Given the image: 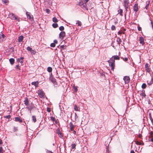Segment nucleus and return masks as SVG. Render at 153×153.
<instances>
[{
	"instance_id": "obj_26",
	"label": "nucleus",
	"mask_w": 153,
	"mask_h": 153,
	"mask_svg": "<svg viewBox=\"0 0 153 153\" xmlns=\"http://www.w3.org/2000/svg\"><path fill=\"white\" fill-rule=\"evenodd\" d=\"M119 13L120 14V15L121 16H123V10L121 9H120L118 10Z\"/></svg>"
},
{
	"instance_id": "obj_57",
	"label": "nucleus",
	"mask_w": 153,
	"mask_h": 153,
	"mask_svg": "<svg viewBox=\"0 0 153 153\" xmlns=\"http://www.w3.org/2000/svg\"><path fill=\"white\" fill-rule=\"evenodd\" d=\"M138 137L139 138H141L142 137V135L140 134H139L138 135Z\"/></svg>"
},
{
	"instance_id": "obj_51",
	"label": "nucleus",
	"mask_w": 153,
	"mask_h": 153,
	"mask_svg": "<svg viewBox=\"0 0 153 153\" xmlns=\"http://www.w3.org/2000/svg\"><path fill=\"white\" fill-rule=\"evenodd\" d=\"M5 118H6L8 119V120L10 119V115H8L4 117Z\"/></svg>"
},
{
	"instance_id": "obj_11",
	"label": "nucleus",
	"mask_w": 153,
	"mask_h": 153,
	"mask_svg": "<svg viewBox=\"0 0 153 153\" xmlns=\"http://www.w3.org/2000/svg\"><path fill=\"white\" fill-rule=\"evenodd\" d=\"M15 121H16L19 122L20 123L22 122V120L19 117H17L15 118Z\"/></svg>"
},
{
	"instance_id": "obj_62",
	"label": "nucleus",
	"mask_w": 153,
	"mask_h": 153,
	"mask_svg": "<svg viewBox=\"0 0 153 153\" xmlns=\"http://www.w3.org/2000/svg\"><path fill=\"white\" fill-rule=\"evenodd\" d=\"M2 143V140L0 139V144H1Z\"/></svg>"
},
{
	"instance_id": "obj_12",
	"label": "nucleus",
	"mask_w": 153,
	"mask_h": 153,
	"mask_svg": "<svg viewBox=\"0 0 153 153\" xmlns=\"http://www.w3.org/2000/svg\"><path fill=\"white\" fill-rule=\"evenodd\" d=\"M134 10L135 12H137L138 10V4H135L134 6Z\"/></svg>"
},
{
	"instance_id": "obj_6",
	"label": "nucleus",
	"mask_w": 153,
	"mask_h": 153,
	"mask_svg": "<svg viewBox=\"0 0 153 153\" xmlns=\"http://www.w3.org/2000/svg\"><path fill=\"white\" fill-rule=\"evenodd\" d=\"M38 94L40 97L41 98H43L44 97V95L43 92L41 90H40L38 91Z\"/></svg>"
},
{
	"instance_id": "obj_43",
	"label": "nucleus",
	"mask_w": 153,
	"mask_h": 153,
	"mask_svg": "<svg viewBox=\"0 0 153 153\" xmlns=\"http://www.w3.org/2000/svg\"><path fill=\"white\" fill-rule=\"evenodd\" d=\"M27 51H30L32 50V48L28 46L27 48Z\"/></svg>"
},
{
	"instance_id": "obj_27",
	"label": "nucleus",
	"mask_w": 153,
	"mask_h": 153,
	"mask_svg": "<svg viewBox=\"0 0 153 153\" xmlns=\"http://www.w3.org/2000/svg\"><path fill=\"white\" fill-rule=\"evenodd\" d=\"M136 143V144L137 145H143V143L141 142H140L137 141H135Z\"/></svg>"
},
{
	"instance_id": "obj_34",
	"label": "nucleus",
	"mask_w": 153,
	"mask_h": 153,
	"mask_svg": "<svg viewBox=\"0 0 153 153\" xmlns=\"http://www.w3.org/2000/svg\"><path fill=\"white\" fill-rule=\"evenodd\" d=\"M53 22H58V20L56 17H53Z\"/></svg>"
},
{
	"instance_id": "obj_24",
	"label": "nucleus",
	"mask_w": 153,
	"mask_h": 153,
	"mask_svg": "<svg viewBox=\"0 0 153 153\" xmlns=\"http://www.w3.org/2000/svg\"><path fill=\"white\" fill-rule=\"evenodd\" d=\"M114 57L113 60H118L120 59V58H119V56H112V57Z\"/></svg>"
},
{
	"instance_id": "obj_17",
	"label": "nucleus",
	"mask_w": 153,
	"mask_h": 153,
	"mask_svg": "<svg viewBox=\"0 0 153 153\" xmlns=\"http://www.w3.org/2000/svg\"><path fill=\"white\" fill-rule=\"evenodd\" d=\"M74 108L75 111H79L80 108L76 105H75L74 106Z\"/></svg>"
},
{
	"instance_id": "obj_58",
	"label": "nucleus",
	"mask_w": 153,
	"mask_h": 153,
	"mask_svg": "<svg viewBox=\"0 0 153 153\" xmlns=\"http://www.w3.org/2000/svg\"><path fill=\"white\" fill-rule=\"evenodd\" d=\"M130 153H135L134 151L132 150H131L130 152Z\"/></svg>"
},
{
	"instance_id": "obj_55",
	"label": "nucleus",
	"mask_w": 153,
	"mask_h": 153,
	"mask_svg": "<svg viewBox=\"0 0 153 153\" xmlns=\"http://www.w3.org/2000/svg\"><path fill=\"white\" fill-rule=\"evenodd\" d=\"M59 134H60V137L62 138L63 137L62 135V134L61 132H60L59 133Z\"/></svg>"
},
{
	"instance_id": "obj_19",
	"label": "nucleus",
	"mask_w": 153,
	"mask_h": 153,
	"mask_svg": "<svg viewBox=\"0 0 153 153\" xmlns=\"http://www.w3.org/2000/svg\"><path fill=\"white\" fill-rule=\"evenodd\" d=\"M26 15L27 16V18H29L30 19H31L32 16L31 15L30 13H29L27 12Z\"/></svg>"
},
{
	"instance_id": "obj_10",
	"label": "nucleus",
	"mask_w": 153,
	"mask_h": 153,
	"mask_svg": "<svg viewBox=\"0 0 153 153\" xmlns=\"http://www.w3.org/2000/svg\"><path fill=\"white\" fill-rule=\"evenodd\" d=\"M139 41L140 43L143 45L145 43L144 42V39L142 36L140 37Z\"/></svg>"
},
{
	"instance_id": "obj_42",
	"label": "nucleus",
	"mask_w": 153,
	"mask_h": 153,
	"mask_svg": "<svg viewBox=\"0 0 153 153\" xmlns=\"http://www.w3.org/2000/svg\"><path fill=\"white\" fill-rule=\"evenodd\" d=\"M51 120L53 122H54L56 120L55 118L53 117H51Z\"/></svg>"
},
{
	"instance_id": "obj_22",
	"label": "nucleus",
	"mask_w": 153,
	"mask_h": 153,
	"mask_svg": "<svg viewBox=\"0 0 153 153\" xmlns=\"http://www.w3.org/2000/svg\"><path fill=\"white\" fill-rule=\"evenodd\" d=\"M121 42L122 41L121 39L119 37H118L117 40V44L120 45Z\"/></svg>"
},
{
	"instance_id": "obj_28",
	"label": "nucleus",
	"mask_w": 153,
	"mask_h": 153,
	"mask_svg": "<svg viewBox=\"0 0 153 153\" xmlns=\"http://www.w3.org/2000/svg\"><path fill=\"white\" fill-rule=\"evenodd\" d=\"M52 69L51 67H48L47 68V71L49 72H51L52 71Z\"/></svg>"
},
{
	"instance_id": "obj_41",
	"label": "nucleus",
	"mask_w": 153,
	"mask_h": 153,
	"mask_svg": "<svg viewBox=\"0 0 153 153\" xmlns=\"http://www.w3.org/2000/svg\"><path fill=\"white\" fill-rule=\"evenodd\" d=\"M55 45H56L55 44V43H51L50 45L51 47H53V48L55 46Z\"/></svg>"
},
{
	"instance_id": "obj_63",
	"label": "nucleus",
	"mask_w": 153,
	"mask_h": 153,
	"mask_svg": "<svg viewBox=\"0 0 153 153\" xmlns=\"http://www.w3.org/2000/svg\"><path fill=\"white\" fill-rule=\"evenodd\" d=\"M83 1H85V2H87L88 1V0H84Z\"/></svg>"
},
{
	"instance_id": "obj_33",
	"label": "nucleus",
	"mask_w": 153,
	"mask_h": 153,
	"mask_svg": "<svg viewBox=\"0 0 153 153\" xmlns=\"http://www.w3.org/2000/svg\"><path fill=\"white\" fill-rule=\"evenodd\" d=\"M146 5L145 7V8L146 9H147L149 4V1L147 2V1L146 2Z\"/></svg>"
},
{
	"instance_id": "obj_21",
	"label": "nucleus",
	"mask_w": 153,
	"mask_h": 153,
	"mask_svg": "<svg viewBox=\"0 0 153 153\" xmlns=\"http://www.w3.org/2000/svg\"><path fill=\"white\" fill-rule=\"evenodd\" d=\"M24 58L23 57H20V58L18 59V61L20 62V63H22L23 61L22 60Z\"/></svg>"
},
{
	"instance_id": "obj_36",
	"label": "nucleus",
	"mask_w": 153,
	"mask_h": 153,
	"mask_svg": "<svg viewBox=\"0 0 153 153\" xmlns=\"http://www.w3.org/2000/svg\"><path fill=\"white\" fill-rule=\"evenodd\" d=\"M10 52H11L13 54L14 53V51L13 48L11 47V48H10Z\"/></svg>"
},
{
	"instance_id": "obj_9",
	"label": "nucleus",
	"mask_w": 153,
	"mask_h": 153,
	"mask_svg": "<svg viewBox=\"0 0 153 153\" xmlns=\"http://www.w3.org/2000/svg\"><path fill=\"white\" fill-rule=\"evenodd\" d=\"M145 68L146 72L148 73H150V71L149 68V64L148 63H146L145 65Z\"/></svg>"
},
{
	"instance_id": "obj_40",
	"label": "nucleus",
	"mask_w": 153,
	"mask_h": 153,
	"mask_svg": "<svg viewBox=\"0 0 153 153\" xmlns=\"http://www.w3.org/2000/svg\"><path fill=\"white\" fill-rule=\"evenodd\" d=\"M30 52L32 54H35L36 53V51L32 49Z\"/></svg>"
},
{
	"instance_id": "obj_46",
	"label": "nucleus",
	"mask_w": 153,
	"mask_h": 153,
	"mask_svg": "<svg viewBox=\"0 0 153 153\" xmlns=\"http://www.w3.org/2000/svg\"><path fill=\"white\" fill-rule=\"evenodd\" d=\"M3 150L2 148L0 146V153H3Z\"/></svg>"
},
{
	"instance_id": "obj_56",
	"label": "nucleus",
	"mask_w": 153,
	"mask_h": 153,
	"mask_svg": "<svg viewBox=\"0 0 153 153\" xmlns=\"http://www.w3.org/2000/svg\"><path fill=\"white\" fill-rule=\"evenodd\" d=\"M75 119H76L78 117V116H77V115L76 113H75Z\"/></svg>"
},
{
	"instance_id": "obj_32",
	"label": "nucleus",
	"mask_w": 153,
	"mask_h": 153,
	"mask_svg": "<svg viewBox=\"0 0 153 153\" xmlns=\"http://www.w3.org/2000/svg\"><path fill=\"white\" fill-rule=\"evenodd\" d=\"M146 85L145 83H143L141 87L143 89H145L146 88Z\"/></svg>"
},
{
	"instance_id": "obj_20",
	"label": "nucleus",
	"mask_w": 153,
	"mask_h": 153,
	"mask_svg": "<svg viewBox=\"0 0 153 153\" xmlns=\"http://www.w3.org/2000/svg\"><path fill=\"white\" fill-rule=\"evenodd\" d=\"M124 6L126 11H127V9L128 8V4L127 3L125 2Z\"/></svg>"
},
{
	"instance_id": "obj_60",
	"label": "nucleus",
	"mask_w": 153,
	"mask_h": 153,
	"mask_svg": "<svg viewBox=\"0 0 153 153\" xmlns=\"http://www.w3.org/2000/svg\"><path fill=\"white\" fill-rule=\"evenodd\" d=\"M121 33H122V32L120 31H119L118 32V34H119V35L121 34Z\"/></svg>"
},
{
	"instance_id": "obj_25",
	"label": "nucleus",
	"mask_w": 153,
	"mask_h": 153,
	"mask_svg": "<svg viewBox=\"0 0 153 153\" xmlns=\"http://www.w3.org/2000/svg\"><path fill=\"white\" fill-rule=\"evenodd\" d=\"M18 130V128L17 127L14 126L13 128V132H16Z\"/></svg>"
},
{
	"instance_id": "obj_30",
	"label": "nucleus",
	"mask_w": 153,
	"mask_h": 153,
	"mask_svg": "<svg viewBox=\"0 0 153 153\" xmlns=\"http://www.w3.org/2000/svg\"><path fill=\"white\" fill-rule=\"evenodd\" d=\"M76 24H77L78 25V26H81V25H82V23H81V22L79 20H77V21Z\"/></svg>"
},
{
	"instance_id": "obj_8",
	"label": "nucleus",
	"mask_w": 153,
	"mask_h": 153,
	"mask_svg": "<svg viewBox=\"0 0 153 153\" xmlns=\"http://www.w3.org/2000/svg\"><path fill=\"white\" fill-rule=\"evenodd\" d=\"M11 18L12 19L14 20H16L17 21H18L19 22V19L16 16H15L14 14H13V13L12 14V16Z\"/></svg>"
},
{
	"instance_id": "obj_48",
	"label": "nucleus",
	"mask_w": 153,
	"mask_h": 153,
	"mask_svg": "<svg viewBox=\"0 0 153 153\" xmlns=\"http://www.w3.org/2000/svg\"><path fill=\"white\" fill-rule=\"evenodd\" d=\"M2 1L5 4H6L7 2V0H3Z\"/></svg>"
},
{
	"instance_id": "obj_14",
	"label": "nucleus",
	"mask_w": 153,
	"mask_h": 153,
	"mask_svg": "<svg viewBox=\"0 0 153 153\" xmlns=\"http://www.w3.org/2000/svg\"><path fill=\"white\" fill-rule=\"evenodd\" d=\"M24 104L25 105L27 106L28 105L29 102L28 99L27 98H25V100L24 101Z\"/></svg>"
},
{
	"instance_id": "obj_15",
	"label": "nucleus",
	"mask_w": 153,
	"mask_h": 153,
	"mask_svg": "<svg viewBox=\"0 0 153 153\" xmlns=\"http://www.w3.org/2000/svg\"><path fill=\"white\" fill-rule=\"evenodd\" d=\"M69 126L71 130V131L73 130V129L74 128V126L73 125V124L71 122L70 123Z\"/></svg>"
},
{
	"instance_id": "obj_35",
	"label": "nucleus",
	"mask_w": 153,
	"mask_h": 153,
	"mask_svg": "<svg viewBox=\"0 0 153 153\" xmlns=\"http://www.w3.org/2000/svg\"><path fill=\"white\" fill-rule=\"evenodd\" d=\"M76 145L75 143L71 145V148L74 149L75 148Z\"/></svg>"
},
{
	"instance_id": "obj_1",
	"label": "nucleus",
	"mask_w": 153,
	"mask_h": 153,
	"mask_svg": "<svg viewBox=\"0 0 153 153\" xmlns=\"http://www.w3.org/2000/svg\"><path fill=\"white\" fill-rule=\"evenodd\" d=\"M108 62L111 68V70L113 71L115 67V60L111 58L110 60L108 61Z\"/></svg>"
},
{
	"instance_id": "obj_38",
	"label": "nucleus",
	"mask_w": 153,
	"mask_h": 153,
	"mask_svg": "<svg viewBox=\"0 0 153 153\" xmlns=\"http://www.w3.org/2000/svg\"><path fill=\"white\" fill-rule=\"evenodd\" d=\"M64 29V27L63 26H61L59 27V30L61 31L63 30Z\"/></svg>"
},
{
	"instance_id": "obj_7",
	"label": "nucleus",
	"mask_w": 153,
	"mask_h": 153,
	"mask_svg": "<svg viewBox=\"0 0 153 153\" xmlns=\"http://www.w3.org/2000/svg\"><path fill=\"white\" fill-rule=\"evenodd\" d=\"M65 32L64 31H62L59 34V37L62 39L65 37Z\"/></svg>"
},
{
	"instance_id": "obj_53",
	"label": "nucleus",
	"mask_w": 153,
	"mask_h": 153,
	"mask_svg": "<svg viewBox=\"0 0 153 153\" xmlns=\"http://www.w3.org/2000/svg\"><path fill=\"white\" fill-rule=\"evenodd\" d=\"M138 30L139 31L141 30V27L138 26Z\"/></svg>"
},
{
	"instance_id": "obj_31",
	"label": "nucleus",
	"mask_w": 153,
	"mask_h": 153,
	"mask_svg": "<svg viewBox=\"0 0 153 153\" xmlns=\"http://www.w3.org/2000/svg\"><path fill=\"white\" fill-rule=\"evenodd\" d=\"M52 26L54 28H56L58 27V25L57 23H53L52 24Z\"/></svg>"
},
{
	"instance_id": "obj_61",
	"label": "nucleus",
	"mask_w": 153,
	"mask_h": 153,
	"mask_svg": "<svg viewBox=\"0 0 153 153\" xmlns=\"http://www.w3.org/2000/svg\"><path fill=\"white\" fill-rule=\"evenodd\" d=\"M73 133L74 134H76V131L75 130H73Z\"/></svg>"
},
{
	"instance_id": "obj_64",
	"label": "nucleus",
	"mask_w": 153,
	"mask_h": 153,
	"mask_svg": "<svg viewBox=\"0 0 153 153\" xmlns=\"http://www.w3.org/2000/svg\"><path fill=\"white\" fill-rule=\"evenodd\" d=\"M150 141L152 142H153V138H152L151 139Z\"/></svg>"
},
{
	"instance_id": "obj_50",
	"label": "nucleus",
	"mask_w": 153,
	"mask_h": 153,
	"mask_svg": "<svg viewBox=\"0 0 153 153\" xmlns=\"http://www.w3.org/2000/svg\"><path fill=\"white\" fill-rule=\"evenodd\" d=\"M123 60L124 61H127L128 60V59L127 57L123 58Z\"/></svg>"
},
{
	"instance_id": "obj_29",
	"label": "nucleus",
	"mask_w": 153,
	"mask_h": 153,
	"mask_svg": "<svg viewBox=\"0 0 153 153\" xmlns=\"http://www.w3.org/2000/svg\"><path fill=\"white\" fill-rule=\"evenodd\" d=\"M32 120H33V122L34 123H35L36 121V117L34 116H32Z\"/></svg>"
},
{
	"instance_id": "obj_13",
	"label": "nucleus",
	"mask_w": 153,
	"mask_h": 153,
	"mask_svg": "<svg viewBox=\"0 0 153 153\" xmlns=\"http://www.w3.org/2000/svg\"><path fill=\"white\" fill-rule=\"evenodd\" d=\"M39 84L38 81L34 82L31 83V84L34 85L36 87H38Z\"/></svg>"
},
{
	"instance_id": "obj_47",
	"label": "nucleus",
	"mask_w": 153,
	"mask_h": 153,
	"mask_svg": "<svg viewBox=\"0 0 153 153\" xmlns=\"http://www.w3.org/2000/svg\"><path fill=\"white\" fill-rule=\"evenodd\" d=\"M16 69H19V70L20 69V67H19V65H16Z\"/></svg>"
},
{
	"instance_id": "obj_59",
	"label": "nucleus",
	"mask_w": 153,
	"mask_h": 153,
	"mask_svg": "<svg viewBox=\"0 0 153 153\" xmlns=\"http://www.w3.org/2000/svg\"><path fill=\"white\" fill-rule=\"evenodd\" d=\"M106 153H109V150L108 149H107Z\"/></svg>"
},
{
	"instance_id": "obj_45",
	"label": "nucleus",
	"mask_w": 153,
	"mask_h": 153,
	"mask_svg": "<svg viewBox=\"0 0 153 153\" xmlns=\"http://www.w3.org/2000/svg\"><path fill=\"white\" fill-rule=\"evenodd\" d=\"M73 88L74 89L75 91L76 92L77 91L78 89L76 87L74 86Z\"/></svg>"
},
{
	"instance_id": "obj_16",
	"label": "nucleus",
	"mask_w": 153,
	"mask_h": 153,
	"mask_svg": "<svg viewBox=\"0 0 153 153\" xmlns=\"http://www.w3.org/2000/svg\"><path fill=\"white\" fill-rule=\"evenodd\" d=\"M24 39V37L23 36L21 35L19 36L18 38V42H21Z\"/></svg>"
},
{
	"instance_id": "obj_18",
	"label": "nucleus",
	"mask_w": 153,
	"mask_h": 153,
	"mask_svg": "<svg viewBox=\"0 0 153 153\" xmlns=\"http://www.w3.org/2000/svg\"><path fill=\"white\" fill-rule=\"evenodd\" d=\"M148 84L149 85H151L153 83V78H152L151 80L150 81H147Z\"/></svg>"
},
{
	"instance_id": "obj_4",
	"label": "nucleus",
	"mask_w": 153,
	"mask_h": 153,
	"mask_svg": "<svg viewBox=\"0 0 153 153\" xmlns=\"http://www.w3.org/2000/svg\"><path fill=\"white\" fill-rule=\"evenodd\" d=\"M123 80L124 81L125 84L128 83L130 81V79L128 76H125L123 78Z\"/></svg>"
},
{
	"instance_id": "obj_5",
	"label": "nucleus",
	"mask_w": 153,
	"mask_h": 153,
	"mask_svg": "<svg viewBox=\"0 0 153 153\" xmlns=\"http://www.w3.org/2000/svg\"><path fill=\"white\" fill-rule=\"evenodd\" d=\"M0 34V41L2 42L6 39V37L3 33H2V32Z\"/></svg>"
},
{
	"instance_id": "obj_3",
	"label": "nucleus",
	"mask_w": 153,
	"mask_h": 153,
	"mask_svg": "<svg viewBox=\"0 0 153 153\" xmlns=\"http://www.w3.org/2000/svg\"><path fill=\"white\" fill-rule=\"evenodd\" d=\"M49 79L51 81V82L54 84V87H57V86L58 85L57 84V82L56 81V79L54 78H53L51 76H50Z\"/></svg>"
},
{
	"instance_id": "obj_52",
	"label": "nucleus",
	"mask_w": 153,
	"mask_h": 153,
	"mask_svg": "<svg viewBox=\"0 0 153 153\" xmlns=\"http://www.w3.org/2000/svg\"><path fill=\"white\" fill-rule=\"evenodd\" d=\"M46 10V13H49L50 10L49 9H47Z\"/></svg>"
},
{
	"instance_id": "obj_23",
	"label": "nucleus",
	"mask_w": 153,
	"mask_h": 153,
	"mask_svg": "<svg viewBox=\"0 0 153 153\" xmlns=\"http://www.w3.org/2000/svg\"><path fill=\"white\" fill-rule=\"evenodd\" d=\"M15 60L13 58H10V64L13 65L14 63Z\"/></svg>"
},
{
	"instance_id": "obj_2",
	"label": "nucleus",
	"mask_w": 153,
	"mask_h": 153,
	"mask_svg": "<svg viewBox=\"0 0 153 153\" xmlns=\"http://www.w3.org/2000/svg\"><path fill=\"white\" fill-rule=\"evenodd\" d=\"M79 4L82 8H84L86 10H88V8L87 7L86 3L85 2V1H81L79 2Z\"/></svg>"
},
{
	"instance_id": "obj_54",
	"label": "nucleus",
	"mask_w": 153,
	"mask_h": 153,
	"mask_svg": "<svg viewBox=\"0 0 153 153\" xmlns=\"http://www.w3.org/2000/svg\"><path fill=\"white\" fill-rule=\"evenodd\" d=\"M54 43H55V44H57L58 43V41L56 40H54L53 41Z\"/></svg>"
},
{
	"instance_id": "obj_39",
	"label": "nucleus",
	"mask_w": 153,
	"mask_h": 153,
	"mask_svg": "<svg viewBox=\"0 0 153 153\" xmlns=\"http://www.w3.org/2000/svg\"><path fill=\"white\" fill-rule=\"evenodd\" d=\"M45 152L46 153H53L52 152L47 149H45Z\"/></svg>"
},
{
	"instance_id": "obj_44",
	"label": "nucleus",
	"mask_w": 153,
	"mask_h": 153,
	"mask_svg": "<svg viewBox=\"0 0 153 153\" xmlns=\"http://www.w3.org/2000/svg\"><path fill=\"white\" fill-rule=\"evenodd\" d=\"M140 95L142 97H146V94L144 93H142L140 94Z\"/></svg>"
},
{
	"instance_id": "obj_37",
	"label": "nucleus",
	"mask_w": 153,
	"mask_h": 153,
	"mask_svg": "<svg viewBox=\"0 0 153 153\" xmlns=\"http://www.w3.org/2000/svg\"><path fill=\"white\" fill-rule=\"evenodd\" d=\"M116 29V27L114 25H112L111 27V30H115Z\"/></svg>"
},
{
	"instance_id": "obj_49",
	"label": "nucleus",
	"mask_w": 153,
	"mask_h": 153,
	"mask_svg": "<svg viewBox=\"0 0 153 153\" xmlns=\"http://www.w3.org/2000/svg\"><path fill=\"white\" fill-rule=\"evenodd\" d=\"M47 111L48 112H50L51 111V109L50 108H47Z\"/></svg>"
}]
</instances>
